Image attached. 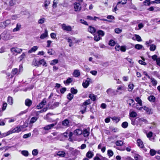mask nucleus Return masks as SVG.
<instances>
[{
	"label": "nucleus",
	"mask_w": 160,
	"mask_h": 160,
	"mask_svg": "<svg viewBox=\"0 0 160 160\" xmlns=\"http://www.w3.org/2000/svg\"><path fill=\"white\" fill-rule=\"evenodd\" d=\"M72 81V78H68L66 81H64V83L65 84H69L71 83Z\"/></svg>",
	"instance_id": "2f4dec72"
},
{
	"label": "nucleus",
	"mask_w": 160,
	"mask_h": 160,
	"mask_svg": "<svg viewBox=\"0 0 160 160\" xmlns=\"http://www.w3.org/2000/svg\"><path fill=\"white\" fill-rule=\"evenodd\" d=\"M135 37L136 38V39L138 41L140 42L141 41H142V39L140 37L139 35L135 34Z\"/></svg>",
	"instance_id": "e2e57ef3"
},
{
	"label": "nucleus",
	"mask_w": 160,
	"mask_h": 160,
	"mask_svg": "<svg viewBox=\"0 0 160 160\" xmlns=\"http://www.w3.org/2000/svg\"><path fill=\"white\" fill-rule=\"evenodd\" d=\"M143 4L145 5L150 6V2L148 0H146L144 1Z\"/></svg>",
	"instance_id": "774afa93"
},
{
	"label": "nucleus",
	"mask_w": 160,
	"mask_h": 160,
	"mask_svg": "<svg viewBox=\"0 0 160 160\" xmlns=\"http://www.w3.org/2000/svg\"><path fill=\"white\" fill-rule=\"evenodd\" d=\"M138 120L139 123H141V122H143L145 124L148 123V121L146 119H144L143 118H139Z\"/></svg>",
	"instance_id": "c85d7f7f"
},
{
	"label": "nucleus",
	"mask_w": 160,
	"mask_h": 160,
	"mask_svg": "<svg viewBox=\"0 0 160 160\" xmlns=\"http://www.w3.org/2000/svg\"><path fill=\"white\" fill-rule=\"evenodd\" d=\"M116 144L117 146H121L123 144V142L121 140H118L116 142Z\"/></svg>",
	"instance_id": "a18cd8bd"
},
{
	"label": "nucleus",
	"mask_w": 160,
	"mask_h": 160,
	"mask_svg": "<svg viewBox=\"0 0 160 160\" xmlns=\"http://www.w3.org/2000/svg\"><path fill=\"white\" fill-rule=\"evenodd\" d=\"M42 65L43 66L46 67L47 66L45 60L42 59L39 61V65Z\"/></svg>",
	"instance_id": "bb28decb"
},
{
	"label": "nucleus",
	"mask_w": 160,
	"mask_h": 160,
	"mask_svg": "<svg viewBox=\"0 0 160 160\" xmlns=\"http://www.w3.org/2000/svg\"><path fill=\"white\" fill-rule=\"evenodd\" d=\"M151 82L152 83L153 86L156 85L157 83V81L155 80L154 78H151Z\"/></svg>",
	"instance_id": "de8ad7c7"
},
{
	"label": "nucleus",
	"mask_w": 160,
	"mask_h": 160,
	"mask_svg": "<svg viewBox=\"0 0 160 160\" xmlns=\"http://www.w3.org/2000/svg\"><path fill=\"white\" fill-rule=\"evenodd\" d=\"M73 5L75 11L77 12L81 10V6L79 2H76L74 3Z\"/></svg>",
	"instance_id": "20e7f679"
},
{
	"label": "nucleus",
	"mask_w": 160,
	"mask_h": 160,
	"mask_svg": "<svg viewBox=\"0 0 160 160\" xmlns=\"http://www.w3.org/2000/svg\"><path fill=\"white\" fill-rule=\"evenodd\" d=\"M108 154L109 157L112 156L113 154L112 151L111 150H108Z\"/></svg>",
	"instance_id": "0e129e2a"
},
{
	"label": "nucleus",
	"mask_w": 160,
	"mask_h": 160,
	"mask_svg": "<svg viewBox=\"0 0 160 160\" xmlns=\"http://www.w3.org/2000/svg\"><path fill=\"white\" fill-rule=\"evenodd\" d=\"M73 96H74L72 94L69 93L67 95V98L68 100L71 101L73 98Z\"/></svg>",
	"instance_id": "a19ab883"
},
{
	"label": "nucleus",
	"mask_w": 160,
	"mask_h": 160,
	"mask_svg": "<svg viewBox=\"0 0 160 160\" xmlns=\"http://www.w3.org/2000/svg\"><path fill=\"white\" fill-rule=\"evenodd\" d=\"M135 48L138 49V50H140L142 49L143 48V46L142 45L139 44H136L135 45Z\"/></svg>",
	"instance_id": "79ce46f5"
},
{
	"label": "nucleus",
	"mask_w": 160,
	"mask_h": 160,
	"mask_svg": "<svg viewBox=\"0 0 160 160\" xmlns=\"http://www.w3.org/2000/svg\"><path fill=\"white\" fill-rule=\"evenodd\" d=\"M82 133V131L79 129H76L74 131V134L75 135H79Z\"/></svg>",
	"instance_id": "ddd939ff"
},
{
	"label": "nucleus",
	"mask_w": 160,
	"mask_h": 160,
	"mask_svg": "<svg viewBox=\"0 0 160 160\" xmlns=\"http://www.w3.org/2000/svg\"><path fill=\"white\" fill-rule=\"evenodd\" d=\"M80 22L82 23V24L85 25H86L88 26V25L87 22H86L83 19H81L80 20Z\"/></svg>",
	"instance_id": "052dcab7"
},
{
	"label": "nucleus",
	"mask_w": 160,
	"mask_h": 160,
	"mask_svg": "<svg viewBox=\"0 0 160 160\" xmlns=\"http://www.w3.org/2000/svg\"><path fill=\"white\" fill-rule=\"evenodd\" d=\"M23 128L22 126H18L15 128L12 131H10L11 133L15 132H19L22 131V129Z\"/></svg>",
	"instance_id": "423d86ee"
},
{
	"label": "nucleus",
	"mask_w": 160,
	"mask_h": 160,
	"mask_svg": "<svg viewBox=\"0 0 160 160\" xmlns=\"http://www.w3.org/2000/svg\"><path fill=\"white\" fill-rule=\"evenodd\" d=\"M17 0H11L9 2V4L11 6H12L16 3Z\"/></svg>",
	"instance_id": "603ef678"
},
{
	"label": "nucleus",
	"mask_w": 160,
	"mask_h": 160,
	"mask_svg": "<svg viewBox=\"0 0 160 160\" xmlns=\"http://www.w3.org/2000/svg\"><path fill=\"white\" fill-rule=\"evenodd\" d=\"M48 36V31L47 29H45V32L42 34L40 36V38L42 39H43Z\"/></svg>",
	"instance_id": "9d476101"
},
{
	"label": "nucleus",
	"mask_w": 160,
	"mask_h": 160,
	"mask_svg": "<svg viewBox=\"0 0 160 160\" xmlns=\"http://www.w3.org/2000/svg\"><path fill=\"white\" fill-rule=\"evenodd\" d=\"M60 103L58 102H55L51 107V108L53 109L58 106Z\"/></svg>",
	"instance_id": "4be33fe9"
},
{
	"label": "nucleus",
	"mask_w": 160,
	"mask_h": 160,
	"mask_svg": "<svg viewBox=\"0 0 160 160\" xmlns=\"http://www.w3.org/2000/svg\"><path fill=\"white\" fill-rule=\"evenodd\" d=\"M156 48V46L154 44H152L150 46V50L152 51H154Z\"/></svg>",
	"instance_id": "49530a36"
},
{
	"label": "nucleus",
	"mask_w": 160,
	"mask_h": 160,
	"mask_svg": "<svg viewBox=\"0 0 160 160\" xmlns=\"http://www.w3.org/2000/svg\"><path fill=\"white\" fill-rule=\"evenodd\" d=\"M143 109L144 110L146 111L148 114H150V113L151 110L148 107L146 106H144V107Z\"/></svg>",
	"instance_id": "37998d69"
},
{
	"label": "nucleus",
	"mask_w": 160,
	"mask_h": 160,
	"mask_svg": "<svg viewBox=\"0 0 160 160\" xmlns=\"http://www.w3.org/2000/svg\"><path fill=\"white\" fill-rule=\"evenodd\" d=\"M37 119V118L35 117H32L30 121V123H34L36 121Z\"/></svg>",
	"instance_id": "864d4df0"
},
{
	"label": "nucleus",
	"mask_w": 160,
	"mask_h": 160,
	"mask_svg": "<svg viewBox=\"0 0 160 160\" xmlns=\"http://www.w3.org/2000/svg\"><path fill=\"white\" fill-rule=\"evenodd\" d=\"M88 31L91 33L93 34L96 32V29L90 26L88 27Z\"/></svg>",
	"instance_id": "dca6fc26"
},
{
	"label": "nucleus",
	"mask_w": 160,
	"mask_h": 160,
	"mask_svg": "<svg viewBox=\"0 0 160 160\" xmlns=\"http://www.w3.org/2000/svg\"><path fill=\"white\" fill-rule=\"evenodd\" d=\"M56 124L52 123L47 125L44 127L43 128L45 130H48L51 129Z\"/></svg>",
	"instance_id": "1a4fd4ad"
},
{
	"label": "nucleus",
	"mask_w": 160,
	"mask_h": 160,
	"mask_svg": "<svg viewBox=\"0 0 160 160\" xmlns=\"http://www.w3.org/2000/svg\"><path fill=\"white\" fill-rule=\"evenodd\" d=\"M86 156L87 157L91 158L92 157L93 154L91 151H89L87 152Z\"/></svg>",
	"instance_id": "b1692460"
},
{
	"label": "nucleus",
	"mask_w": 160,
	"mask_h": 160,
	"mask_svg": "<svg viewBox=\"0 0 160 160\" xmlns=\"http://www.w3.org/2000/svg\"><path fill=\"white\" fill-rule=\"evenodd\" d=\"M52 7L53 8H55L57 7V5L58 3V1L54 0L53 2Z\"/></svg>",
	"instance_id": "3c124183"
},
{
	"label": "nucleus",
	"mask_w": 160,
	"mask_h": 160,
	"mask_svg": "<svg viewBox=\"0 0 160 160\" xmlns=\"http://www.w3.org/2000/svg\"><path fill=\"white\" fill-rule=\"evenodd\" d=\"M38 47L37 46H34L28 51V53H30L35 52L38 49Z\"/></svg>",
	"instance_id": "2eb2a0df"
},
{
	"label": "nucleus",
	"mask_w": 160,
	"mask_h": 160,
	"mask_svg": "<svg viewBox=\"0 0 160 160\" xmlns=\"http://www.w3.org/2000/svg\"><path fill=\"white\" fill-rule=\"evenodd\" d=\"M21 27V25L20 23H17L16 25V28L13 29V31L15 32L18 31L20 30Z\"/></svg>",
	"instance_id": "aec40b11"
},
{
	"label": "nucleus",
	"mask_w": 160,
	"mask_h": 160,
	"mask_svg": "<svg viewBox=\"0 0 160 160\" xmlns=\"http://www.w3.org/2000/svg\"><path fill=\"white\" fill-rule=\"evenodd\" d=\"M70 91L72 94H76L78 92L77 90L75 89L74 88H71Z\"/></svg>",
	"instance_id": "473e14b6"
},
{
	"label": "nucleus",
	"mask_w": 160,
	"mask_h": 160,
	"mask_svg": "<svg viewBox=\"0 0 160 160\" xmlns=\"http://www.w3.org/2000/svg\"><path fill=\"white\" fill-rule=\"evenodd\" d=\"M57 155L61 157H64L66 155V153L64 151H59L57 152Z\"/></svg>",
	"instance_id": "9b49d317"
},
{
	"label": "nucleus",
	"mask_w": 160,
	"mask_h": 160,
	"mask_svg": "<svg viewBox=\"0 0 160 160\" xmlns=\"http://www.w3.org/2000/svg\"><path fill=\"white\" fill-rule=\"evenodd\" d=\"M126 87L124 85H119L116 90L118 94H122V92H124L126 90Z\"/></svg>",
	"instance_id": "f03ea898"
},
{
	"label": "nucleus",
	"mask_w": 160,
	"mask_h": 160,
	"mask_svg": "<svg viewBox=\"0 0 160 160\" xmlns=\"http://www.w3.org/2000/svg\"><path fill=\"white\" fill-rule=\"evenodd\" d=\"M97 33L98 34V35L99 36H103L105 34L104 32L102 30H98V31Z\"/></svg>",
	"instance_id": "c03bdc74"
},
{
	"label": "nucleus",
	"mask_w": 160,
	"mask_h": 160,
	"mask_svg": "<svg viewBox=\"0 0 160 160\" xmlns=\"http://www.w3.org/2000/svg\"><path fill=\"white\" fill-rule=\"evenodd\" d=\"M32 104V101L29 99H27L25 101V104L28 107H30Z\"/></svg>",
	"instance_id": "4468645a"
},
{
	"label": "nucleus",
	"mask_w": 160,
	"mask_h": 160,
	"mask_svg": "<svg viewBox=\"0 0 160 160\" xmlns=\"http://www.w3.org/2000/svg\"><path fill=\"white\" fill-rule=\"evenodd\" d=\"M8 102L9 104L11 105L13 104V98L10 96L8 97Z\"/></svg>",
	"instance_id": "7c9ffc66"
},
{
	"label": "nucleus",
	"mask_w": 160,
	"mask_h": 160,
	"mask_svg": "<svg viewBox=\"0 0 160 160\" xmlns=\"http://www.w3.org/2000/svg\"><path fill=\"white\" fill-rule=\"evenodd\" d=\"M127 0H119V1L117 3V6L119 7V4H121L122 5H124L126 3Z\"/></svg>",
	"instance_id": "a878e982"
},
{
	"label": "nucleus",
	"mask_w": 160,
	"mask_h": 160,
	"mask_svg": "<svg viewBox=\"0 0 160 160\" xmlns=\"http://www.w3.org/2000/svg\"><path fill=\"white\" fill-rule=\"evenodd\" d=\"M72 132H70L68 133V137H69V138H68V140L70 141H71L72 140Z\"/></svg>",
	"instance_id": "680f3d73"
},
{
	"label": "nucleus",
	"mask_w": 160,
	"mask_h": 160,
	"mask_svg": "<svg viewBox=\"0 0 160 160\" xmlns=\"http://www.w3.org/2000/svg\"><path fill=\"white\" fill-rule=\"evenodd\" d=\"M38 150L37 149H34L32 151V153L33 156H36L38 153Z\"/></svg>",
	"instance_id": "6e6d98bb"
},
{
	"label": "nucleus",
	"mask_w": 160,
	"mask_h": 160,
	"mask_svg": "<svg viewBox=\"0 0 160 160\" xmlns=\"http://www.w3.org/2000/svg\"><path fill=\"white\" fill-rule=\"evenodd\" d=\"M91 103V102L90 100L88 99L86 100L83 103V105L86 106L90 104Z\"/></svg>",
	"instance_id": "8fccbe9b"
},
{
	"label": "nucleus",
	"mask_w": 160,
	"mask_h": 160,
	"mask_svg": "<svg viewBox=\"0 0 160 160\" xmlns=\"http://www.w3.org/2000/svg\"><path fill=\"white\" fill-rule=\"evenodd\" d=\"M73 75L76 77L79 76L80 75L79 71L78 70H75L73 73Z\"/></svg>",
	"instance_id": "412c9836"
},
{
	"label": "nucleus",
	"mask_w": 160,
	"mask_h": 160,
	"mask_svg": "<svg viewBox=\"0 0 160 160\" xmlns=\"http://www.w3.org/2000/svg\"><path fill=\"white\" fill-rule=\"evenodd\" d=\"M21 154L23 156L27 157L28 155V152L27 150H22L21 152Z\"/></svg>",
	"instance_id": "ea45409f"
},
{
	"label": "nucleus",
	"mask_w": 160,
	"mask_h": 160,
	"mask_svg": "<svg viewBox=\"0 0 160 160\" xmlns=\"http://www.w3.org/2000/svg\"><path fill=\"white\" fill-rule=\"evenodd\" d=\"M153 41L151 40H150L149 41L146 42L145 44L148 47L149 46V44L152 43Z\"/></svg>",
	"instance_id": "338daca9"
},
{
	"label": "nucleus",
	"mask_w": 160,
	"mask_h": 160,
	"mask_svg": "<svg viewBox=\"0 0 160 160\" xmlns=\"http://www.w3.org/2000/svg\"><path fill=\"white\" fill-rule=\"evenodd\" d=\"M112 119L113 121L115 122L116 123H117L120 120L119 118H118L116 117H112Z\"/></svg>",
	"instance_id": "4d7b16f0"
},
{
	"label": "nucleus",
	"mask_w": 160,
	"mask_h": 160,
	"mask_svg": "<svg viewBox=\"0 0 160 160\" xmlns=\"http://www.w3.org/2000/svg\"><path fill=\"white\" fill-rule=\"evenodd\" d=\"M2 38L5 40H8L12 38L13 36L11 35L9 31H5L1 34Z\"/></svg>",
	"instance_id": "f257e3e1"
},
{
	"label": "nucleus",
	"mask_w": 160,
	"mask_h": 160,
	"mask_svg": "<svg viewBox=\"0 0 160 160\" xmlns=\"http://www.w3.org/2000/svg\"><path fill=\"white\" fill-rule=\"evenodd\" d=\"M107 93L109 95H115L118 94L117 90H115L111 88H109L106 91Z\"/></svg>",
	"instance_id": "0eeeda50"
},
{
	"label": "nucleus",
	"mask_w": 160,
	"mask_h": 160,
	"mask_svg": "<svg viewBox=\"0 0 160 160\" xmlns=\"http://www.w3.org/2000/svg\"><path fill=\"white\" fill-rule=\"evenodd\" d=\"M58 60L57 59H54L51 61L50 62V64L52 65H53L58 63Z\"/></svg>",
	"instance_id": "58836bf2"
},
{
	"label": "nucleus",
	"mask_w": 160,
	"mask_h": 160,
	"mask_svg": "<svg viewBox=\"0 0 160 160\" xmlns=\"http://www.w3.org/2000/svg\"><path fill=\"white\" fill-rule=\"evenodd\" d=\"M137 143L138 146L141 148H143L144 147V144L142 140L138 139L137 140Z\"/></svg>",
	"instance_id": "f8f14e48"
},
{
	"label": "nucleus",
	"mask_w": 160,
	"mask_h": 160,
	"mask_svg": "<svg viewBox=\"0 0 160 160\" xmlns=\"http://www.w3.org/2000/svg\"><path fill=\"white\" fill-rule=\"evenodd\" d=\"M62 28L64 31L67 32H71L72 30V28L70 25H66L65 24L63 23L61 25Z\"/></svg>",
	"instance_id": "7ed1b4c3"
},
{
	"label": "nucleus",
	"mask_w": 160,
	"mask_h": 160,
	"mask_svg": "<svg viewBox=\"0 0 160 160\" xmlns=\"http://www.w3.org/2000/svg\"><path fill=\"white\" fill-rule=\"evenodd\" d=\"M137 116V114L136 112L134 111H132L129 113V118H133L136 117Z\"/></svg>",
	"instance_id": "a211bd4d"
},
{
	"label": "nucleus",
	"mask_w": 160,
	"mask_h": 160,
	"mask_svg": "<svg viewBox=\"0 0 160 160\" xmlns=\"http://www.w3.org/2000/svg\"><path fill=\"white\" fill-rule=\"evenodd\" d=\"M50 1L49 0H46L44 2V6L46 9L47 8V6L50 4Z\"/></svg>",
	"instance_id": "5fc2aeb1"
},
{
	"label": "nucleus",
	"mask_w": 160,
	"mask_h": 160,
	"mask_svg": "<svg viewBox=\"0 0 160 160\" xmlns=\"http://www.w3.org/2000/svg\"><path fill=\"white\" fill-rule=\"evenodd\" d=\"M10 50L13 54L15 55H17L18 53H20L22 51L21 49L15 48H12Z\"/></svg>",
	"instance_id": "39448f33"
},
{
	"label": "nucleus",
	"mask_w": 160,
	"mask_h": 160,
	"mask_svg": "<svg viewBox=\"0 0 160 160\" xmlns=\"http://www.w3.org/2000/svg\"><path fill=\"white\" fill-rule=\"evenodd\" d=\"M115 44V42L114 41L112 40H110L109 42V45L110 46H114Z\"/></svg>",
	"instance_id": "bf43d9fd"
},
{
	"label": "nucleus",
	"mask_w": 160,
	"mask_h": 160,
	"mask_svg": "<svg viewBox=\"0 0 160 160\" xmlns=\"http://www.w3.org/2000/svg\"><path fill=\"white\" fill-rule=\"evenodd\" d=\"M149 153L151 156H153L157 153V151L153 149H150Z\"/></svg>",
	"instance_id": "c9c22d12"
},
{
	"label": "nucleus",
	"mask_w": 160,
	"mask_h": 160,
	"mask_svg": "<svg viewBox=\"0 0 160 160\" xmlns=\"http://www.w3.org/2000/svg\"><path fill=\"white\" fill-rule=\"evenodd\" d=\"M89 97L93 101H94L96 100V96L93 94H89Z\"/></svg>",
	"instance_id": "f704fd0d"
},
{
	"label": "nucleus",
	"mask_w": 160,
	"mask_h": 160,
	"mask_svg": "<svg viewBox=\"0 0 160 160\" xmlns=\"http://www.w3.org/2000/svg\"><path fill=\"white\" fill-rule=\"evenodd\" d=\"M101 39V38L98 35L95 36L94 38V40L96 41H98Z\"/></svg>",
	"instance_id": "13d9d810"
},
{
	"label": "nucleus",
	"mask_w": 160,
	"mask_h": 160,
	"mask_svg": "<svg viewBox=\"0 0 160 160\" xmlns=\"http://www.w3.org/2000/svg\"><path fill=\"white\" fill-rule=\"evenodd\" d=\"M45 20L46 19L45 18H41L38 20V23L40 24H42L44 22Z\"/></svg>",
	"instance_id": "e433bc0d"
},
{
	"label": "nucleus",
	"mask_w": 160,
	"mask_h": 160,
	"mask_svg": "<svg viewBox=\"0 0 160 160\" xmlns=\"http://www.w3.org/2000/svg\"><path fill=\"white\" fill-rule=\"evenodd\" d=\"M89 84V81L88 80H86L85 82H83L82 84V86L84 88H87Z\"/></svg>",
	"instance_id": "5701e85b"
},
{
	"label": "nucleus",
	"mask_w": 160,
	"mask_h": 160,
	"mask_svg": "<svg viewBox=\"0 0 160 160\" xmlns=\"http://www.w3.org/2000/svg\"><path fill=\"white\" fill-rule=\"evenodd\" d=\"M32 64L35 66H39V61H37L36 59H34L32 62Z\"/></svg>",
	"instance_id": "cd10ccee"
},
{
	"label": "nucleus",
	"mask_w": 160,
	"mask_h": 160,
	"mask_svg": "<svg viewBox=\"0 0 160 160\" xmlns=\"http://www.w3.org/2000/svg\"><path fill=\"white\" fill-rule=\"evenodd\" d=\"M69 122L67 119H65L62 122V125L63 126L68 127L69 126Z\"/></svg>",
	"instance_id": "f3484780"
},
{
	"label": "nucleus",
	"mask_w": 160,
	"mask_h": 160,
	"mask_svg": "<svg viewBox=\"0 0 160 160\" xmlns=\"http://www.w3.org/2000/svg\"><path fill=\"white\" fill-rule=\"evenodd\" d=\"M135 100L138 102L137 104H139L140 106L142 105V101L139 97H136Z\"/></svg>",
	"instance_id": "393cba45"
},
{
	"label": "nucleus",
	"mask_w": 160,
	"mask_h": 160,
	"mask_svg": "<svg viewBox=\"0 0 160 160\" xmlns=\"http://www.w3.org/2000/svg\"><path fill=\"white\" fill-rule=\"evenodd\" d=\"M127 103L128 104L129 106L134 108L135 102L133 99H129L127 100Z\"/></svg>",
	"instance_id": "6e6552de"
},
{
	"label": "nucleus",
	"mask_w": 160,
	"mask_h": 160,
	"mask_svg": "<svg viewBox=\"0 0 160 160\" xmlns=\"http://www.w3.org/2000/svg\"><path fill=\"white\" fill-rule=\"evenodd\" d=\"M134 159L135 160H142V157L138 154L135 155Z\"/></svg>",
	"instance_id": "72a5a7b5"
},
{
	"label": "nucleus",
	"mask_w": 160,
	"mask_h": 160,
	"mask_svg": "<svg viewBox=\"0 0 160 160\" xmlns=\"http://www.w3.org/2000/svg\"><path fill=\"white\" fill-rule=\"evenodd\" d=\"M148 100L150 102H154L155 98L153 96H150L148 98Z\"/></svg>",
	"instance_id": "4c0bfd02"
},
{
	"label": "nucleus",
	"mask_w": 160,
	"mask_h": 160,
	"mask_svg": "<svg viewBox=\"0 0 160 160\" xmlns=\"http://www.w3.org/2000/svg\"><path fill=\"white\" fill-rule=\"evenodd\" d=\"M31 133H29L28 134H26L24 135L23 136V138H27L31 136Z\"/></svg>",
	"instance_id": "69168bd1"
},
{
	"label": "nucleus",
	"mask_w": 160,
	"mask_h": 160,
	"mask_svg": "<svg viewBox=\"0 0 160 160\" xmlns=\"http://www.w3.org/2000/svg\"><path fill=\"white\" fill-rule=\"evenodd\" d=\"M83 136L85 137L88 136L89 134V132L87 130L85 129L83 132L82 133Z\"/></svg>",
	"instance_id": "c756f323"
},
{
	"label": "nucleus",
	"mask_w": 160,
	"mask_h": 160,
	"mask_svg": "<svg viewBox=\"0 0 160 160\" xmlns=\"http://www.w3.org/2000/svg\"><path fill=\"white\" fill-rule=\"evenodd\" d=\"M128 126V123L127 122H123L122 124V127L123 128H127Z\"/></svg>",
	"instance_id": "09e8293b"
},
{
	"label": "nucleus",
	"mask_w": 160,
	"mask_h": 160,
	"mask_svg": "<svg viewBox=\"0 0 160 160\" xmlns=\"http://www.w3.org/2000/svg\"><path fill=\"white\" fill-rule=\"evenodd\" d=\"M18 70L17 68L12 69L11 72V78H12L14 75L17 74L18 72Z\"/></svg>",
	"instance_id": "6ab92c4d"
}]
</instances>
